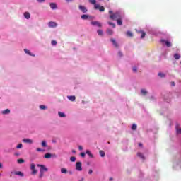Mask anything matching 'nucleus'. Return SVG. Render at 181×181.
Wrapping results in <instances>:
<instances>
[{
  "label": "nucleus",
  "instance_id": "nucleus-44",
  "mask_svg": "<svg viewBox=\"0 0 181 181\" xmlns=\"http://www.w3.org/2000/svg\"><path fill=\"white\" fill-rule=\"evenodd\" d=\"M17 149H21V148H22V144H19L17 146H16Z\"/></svg>",
  "mask_w": 181,
  "mask_h": 181
},
{
  "label": "nucleus",
  "instance_id": "nucleus-6",
  "mask_svg": "<svg viewBox=\"0 0 181 181\" xmlns=\"http://www.w3.org/2000/svg\"><path fill=\"white\" fill-rule=\"evenodd\" d=\"M76 169L78 171V172H81V170H83V168L81 167V162H77L76 163Z\"/></svg>",
  "mask_w": 181,
  "mask_h": 181
},
{
  "label": "nucleus",
  "instance_id": "nucleus-56",
  "mask_svg": "<svg viewBox=\"0 0 181 181\" xmlns=\"http://www.w3.org/2000/svg\"><path fill=\"white\" fill-rule=\"evenodd\" d=\"M72 152H73V153H76V151L75 150H73Z\"/></svg>",
  "mask_w": 181,
  "mask_h": 181
},
{
  "label": "nucleus",
  "instance_id": "nucleus-52",
  "mask_svg": "<svg viewBox=\"0 0 181 181\" xmlns=\"http://www.w3.org/2000/svg\"><path fill=\"white\" fill-rule=\"evenodd\" d=\"M68 173H69V175H73V171H69Z\"/></svg>",
  "mask_w": 181,
  "mask_h": 181
},
{
  "label": "nucleus",
  "instance_id": "nucleus-7",
  "mask_svg": "<svg viewBox=\"0 0 181 181\" xmlns=\"http://www.w3.org/2000/svg\"><path fill=\"white\" fill-rule=\"evenodd\" d=\"M78 8L80 11L83 12V13H86V12L88 11L87 8L84 6L79 5Z\"/></svg>",
  "mask_w": 181,
  "mask_h": 181
},
{
  "label": "nucleus",
  "instance_id": "nucleus-22",
  "mask_svg": "<svg viewBox=\"0 0 181 181\" xmlns=\"http://www.w3.org/2000/svg\"><path fill=\"white\" fill-rule=\"evenodd\" d=\"M67 169H66L65 168H61V173H63L64 175H66L67 173Z\"/></svg>",
  "mask_w": 181,
  "mask_h": 181
},
{
  "label": "nucleus",
  "instance_id": "nucleus-23",
  "mask_svg": "<svg viewBox=\"0 0 181 181\" xmlns=\"http://www.w3.org/2000/svg\"><path fill=\"white\" fill-rule=\"evenodd\" d=\"M139 33H141V39H144V37H145V36H146V33L144 32V31H139Z\"/></svg>",
  "mask_w": 181,
  "mask_h": 181
},
{
  "label": "nucleus",
  "instance_id": "nucleus-42",
  "mask_svg": "<svg viewBox=\"0 0 181 181\" xmlns=\"http://www.w3.org/2000/svg\"><path fill=\"white\" fill-rule=\"evenodd\" d=\"M176 131H177V134H181V128H177Z\"/></svg>",
  "mask_w": 181,
  "mask_h": 181
},
{
  "label": "nucleus",
  "instance_id": "nucleus-2",
  "mask_svg": "<svg viewBox=\"0 0 181 181\" xmlns=\"http://www.w3.org/2000/svg\"><path fill=\"white\" fill-rule=\"evenodd\" d=\"M160 42L163 45H165L167 47H172V42H170V41L162 39L160 40Z\"/></svg>",
  "mask_w": 181,
  "mask_h": 181
},
{
  "label": "nucleus",
  "instance_id": "nucleus-14",
  "mask_svg": "<svg viewBox=\"0 0 181 181\" xmlns=\"http://www.w3.org/2000/svg\"><path fill=\"white\" fill-rule=\"evenodd\" d=\"M112 43L113 44V45L115 46V47L118 48V43H117V41H115V39L112 38L111 40Z\"/></svg>",
  "mask_w": 181,
  "mask_h": 181
},
{
  "label": "nucleus",
  "instance_id": "nucleus-27",
  "mask_svg": "<svg viewBox=\"0 0 181 181\" xmlns=\"http://www.w3.org/2000/svg\"><path fill=\"white\" fill-rule=\"evenodd\" d=\"M11 112V110L9 109H6L2 112V114L6 115V114H9Z\"/></svg>",
  "mask_w": 181,
  "mask_h": 181
},
{
  "label": "nucleus",
  "instance_id": "nucleus-17",
  "mask_svg": "<svg viewBox=\"0 0 181 181\" xmlns=\"http://www.w3.org/2000/svg\"><path fill=\"white\" fill-rule=\"evenodd\" d=\"M24 16L25 18V19H30V13L25 12L24 13Z\"/></svg>",
  "mask_w": 181,
  "mask_h": 181
},
{
  "label": "nucleus",
  "instance_id": "nucleus-31",
  "mask_svg": "<svg viewBox=\"0 0 181 181\" xmlns=\"http://www.w3.org/2000/svg\"><path fill=\"white\" fill-rule=\"evenodd\" d=\"M137 128L136 124H133L132 126V131H136Z\"/></svg>",
  "mask_w": 181,
  "mask_h": 181
},
{
  "label": "nucleus",
  "instance_id": "nucleus-21",
  "mask_svg": "<svg viewBox=\"0 0 181 181\" xmlns=\"http://www.w3.org/2000/svg\"><path fill=\"white\" fill-rule=\"evenodd\" d=\"M181 56L180 54L176 53L174 54V59H175V60H179V59H180Z\"/></svg>",
  "mask_w": 181,
  "mask_h": 181
},
{
  "label": "nucleus",
  "instance_id": "nucleus-33",
  "mask_svg": "<svg viewBox=\"0 0 181 181\" xmlns=\"http://www.w3.org/2000/svg\"><path fill=\"white\" fill-rule=\"evenodd\" d=\"M42 146H43V148H46V146H47V144H46V141H42Z\"/></svg>",
  "mask_w": 181,
  "mask_h": 181
},
{
  "label": "nucleus",
  "instance_id": "nucleus-9",
  "mask_svg": "<svg viewBox=\"0 0 181 181\" xmlns=\"http://www.w3.org/2000/svg\"><path fill=\"white\" fill-rule=\"evenodd\" d=\"M90 23H91L93 26H95V25H97L98 28H101V26H102L101 24H100V23L98 22V21H92Z\"/></svg>",
  "mask_w": 181,
  "mask_h": 181
},
{
  "label": "nucleus",
  "instance_id": "nucleus-43",
  "mask_svg": "<svg viewBox=\"0 0 181 181\" xmlns=\"http://www.w3.org/2000/svg\"><path fill=\"white\" fill-rule=\"evenodd\" d=\"M133 71L134 73H136V71H138V69L136 66L133 67Z\"/></svg>",
  "mask_w": 181,
  "mask_h": 181
},
{
  "label": "nucleus",
  "instance_id": "nucleus-10",
  "mask_svg": "<svg viewBox=\"0 0 181 181\" xmlns=\"http://www.w3.org/2000/svg\"><path fill=\"white\" fill-rule=\"evenodd\" d=\"M23 142H25V144H33V141L30 139H23Z\"/></svg>",
  "mask_w": 181,
  "mask_h": 181
},
{
  "label": "nucleus",
  "instance_id": "nucleus-12",
  "mask_svg": "<svg viewBox=\"0 0 181 181\" xmlns=\"http://www.w3.org/2000/svg\"><path fill=\"white\" fill-rule=\"evenodd\" d=\"M116 21L117 22V25H119V26H121L122 25V16Z\"/></svg>",
  "mask_w": 181,
  "mask_h": 181
},
{
  "label": "nucleus",
  "instance_id": "nucleus-5",
  "mask_svg": "<svg viewBox=\"0 0 181 181\" xmlns=\"http://www.w3.org/2000/svg\"><path fill=\"white\" fill-rule=\"evenodd\" d=\"M94 8H95V9H99V11H100V12H104V11H105V8H104V6H100V5H98V4H95V5L94 6Z\"/></svg>",
  "mask_w": 181,
  "mask_h": 181
},
{
  "label": "nucleus",
  "instance_id": "nucleus-35",
  "mask_svg": "<svg viewBox=\"0 0 181 181\" xmlns=\"http://www.w3.org/2000/svg\"><path fill=\"white\" fill-rule=\"evenodd\" d=\"M25 163V160L20 158L18 160V163Z\"/></svg>",
  "mask_w": 181,
  "mask_h": 181
},
{
  "label": "nucleus",
  "instance_id": "nucleus-24",
  "mask_svg": "<svg viewBox=\"0 0 181 181\" xmlns=\"http://www.w3.org/2000/svg\"><path fill=\"white\" fill-rule=\"evenodd\" d=\"M99 153H100V156H101L102 158H104V157L105 156V152H104V151H103V150H100V151H99Z\"/></svg>",
  "mask_w": 181,
  "mask_h": 181
},
{
  "label": "nucleus",
  "instance_id": "nucleus-48",
  "mask_svg": "<svg viewBox=\"0 0 181 181\" xmlns=\"http://www.w3.org/2000/svg\"><path fill=\"white\" fill-rule=\"evenodd\" d=\"M37 2H39L40 4H42V2H45V0H37Z\"/></svg>",
  "mask_w": 181,
  "mask_h": 181
},
{
  "label": "nucleus",
  "instance_id": "nucleus-50",
  "mask_svg": "<svg viewBox=\"0 0 181 181\" xmlns=\"http://www.w3.org/2000/svg\"><path fill=\"white\" fill-rule=\"evenodd\" d=\"M78 149H79V151H83V146H78Z\"/></svg>",
  "mask_w": 181,
  "mask_h": 181
},
{
  "label": "nucleus",
  "instance_id": "nucleus-54",
  "mask_svg": "<svg viewBox=\"0 0 181 181\" xmlns=\"http://www.w3.org/2000/svg\"><path fill=\"white\" fill-rule=\"evenodd\" d=\"M139 146H142L141 143H139Z\"/></svg>",
  "mask_w": 181,
  "mask_h": 181
},
{
  "label": "nucleus",
  "instance_id": "nucleus-28",
  "mask_svg": "<svg viewBox=\"0 0 181 181\" xmlns=\"http://www.w3.org/2000/svg\"><path fill=\"white\" fill-rule=\"evenodd\" d=\"M126 34H127V36H128L129 37H132V36H134V35L131 33V31H127Z\"/></svg>",
  "mask_w": 181,
  "mask_h": 181
},
{
  "label": "nucleus",
  "instance_id": "nucleus-16",
  "mask_svg": "<svg viewBox=\"0 0 181 181\" xmlns=\"http://www.w3.org/2000/svg\"><path fill=\"white\" fill-rule=\"evenodd\" d=\"M86 153L90 156V158H94V156L90 152V150H86Z\"/></svg>",
  "mask_w": 181,
  "mask_h": 181
},
{
  "label": "nucleus",
  "instance_id": "nucleus-38",
  "mask_svg": "<svg viewBox=\"0 0 181 181\" xmlns=\"http://www.w3.org/2000/svg\"><path fill=\"white\" fill-rule=\"evenodd\" d=\"M51 44L52 45V46H56V45H57V42L56 40H52L51 42Z\"/></svg>",
  "mask_w": 181,
  "mask_h": 181
},
{
  "label": "nucleus",
  "instance_id": "nucleus-15",
  "mask_svg": "<svg viewBox=\"0 0 181 181\" xmlns=\"http://www.w3.org/2000/svg\"><path fill=\"white\" fill-rule=\"evenodd\" d=\"M14 175L23 177V173H22V171H16L14 173Z\"/></svg>",
  "mask_w": 181,
  "mask_h": 181
},
{
  "label": "nucleus",
  "instance_id": "nucleus-11",
  "mask_svg": "<svg viewBox=\"0 0 181 181\" xmlns=\"http://www.w3.org/2000/svg\"><path fill=\"white\" fill-rule=\"evenodd\" d=\"M49 6H50L51 9L54 10L57 8V4L56 3H50Z\"/></svg>",
  "mask_w": 181,
  "mask_h": 181
},
{
  "label": "nucleus",
  "instance_id": "nucleus-53",
  "mask_svg": "<svg viewBox=\"0 0 181 181\" xmlns=\"http://www.w3.org/2000/svg\"><path fill=\"white\" fill-rule=\"evenodd\" d=\"M66 2H72L73 1V0H66Z\"/></svg>",
  "mask_w": 181,
  "mask_h": 181
},
{
  "label": "nucleus",
  "instance_id": "nucleus-36",
  "mask_svg": "<svg viewBox=\"0 0 181 181\" xmlns=\"http://www.w3.org/2000/svg\"><path fill=\"white\" fill-rule=\"evenodd\" d=\"M89 2L92 4V5H97L95 0H89Z\"/></svg>",
  "mask_w": 181,
  "mask_h": 181
},
{
  "label": "nucleus",
  "instance_id": "nucleus-57",
  "mask_svg": "<svg viewBox=\"0 0 181 181\" xmlns=\"http://www.w3.org/2000/svg\"><path fill=\"white\" fill-rule=\"evenodd\" d=\"M110 181H112V177H111V178H110Z\"/></svg>",
  "mask_w": 181,
  "mask_h": 181
},
{
  "label": "nucleus",
  "instance_id": "nucleus-4",
  "mask_svg": "<svg viewBox=\"0 0 181 181\" xmlns=\"http://www.w3.org/2000/svg\"><path fill=\"white\" fill-rule=\"evenodd\" d=\"M37 166L38 168H40V172L45 173V172H47V170H48L47 168H46V166H45L44 165L38 164V165H37Z\"/></svg>",
  "mask_w": 181,
  "mask_h": 181
},
{
  "label": "nucleus",
  "instance_id": "nucleus-29",
  "mask_svg": "<svg viewBox=\"0 0 181 181\" xmlns=\"http://www.w3.org/2000/svg\"><path fill=\"white\" fill-rule=\"evenodd\" d=\"M25 53H26L27 54H29V56H35L33 54H32V53L30 52V51L28 50V49H24Z\"/></svg>",
  "mask_w": 181,
  "mask_h": 181
},
{
  "label": "nucleus",
  "instance_id": "nucleus-49",
  "mask_svg": "<svg viewBox=\"0 0 181 181\" xmlns=\"http://www.w3.org/2000/svg\"><path fill=\"white\" fill-rule=\"evenodd\" d=\"M171 86H172L173 87H175V86H176V83H175V82H172V83H171Z\"/></svg>",
  "mask_w": 181,
  "mask_h": 181
},
{
  "label": "nucleus",
  "instance_id": "nucleus-13",
  "mask_svg": "<svg viewBox=\"0 0 181 181\" xmlns=\"http://www.w3.org/2000/svg\"><path fill=\"white\" fill-rule=\"evenodd\" d=\"M137 156H139V158H140L141 159H143V160H145V156L141 152L137 153Z\"/></svg>",
  "mask_w": 181,
  "mask_h": 181
},
{
  "label": "nucleus",
  "instance_id": "nucleus-51",
  "mask_svg": "<svg viewBox=\"0 0 181 181\" xmlns=\"http://www.w3.org/2000/svg\"><path fill=\"white\" fill-rule=\"evenodd\" d=\"M88 173H89V175H91L93 173V170H91V169L89 170Z\"/></svg>",
  "mask_w": 181,
  "mask_h": 181
},
{
  "label": "nucleus",
  "instance_id": "nucleus-40",
  "mask_svg": "<svg viewBox=\"0 0 181 181\" xmlns=\"http://www.w3.org/2000/svg\"><path fill=\"white\" fill-rule=\"evenodd\" d=\"M70 160H71V162H76V158L74 156H71L70 158Z\"/></svg>",
  "mask_w": 181,
  "mask_h": 181
},
{
  "label": "nucleus",
  "instance_id": "nucleus-34",
  "mask_svg": "<svg viewBox=\"0 0 181 181\" xmlns=\"http://www.w3.org/2000/svg\"><path fill=\"white\" fill-rule=\"evenodd\" d=\"M43 176H45V173L40 171V175H39L40 179H42Z\"/></svg>",
  "mask_w": 181,
  "mask_h": 181
},
{
  "label": "nucleus",
  "instance_id": "nucleus-45",
  "mask_svg": "<svg viewBox=\"0 0 181 181\" xmlns=\"http://www.w3.org/2000/svg\"><path fill=\"white\" fill-rule=\"evenodd\" d=\"M118 56H119V57H122V52L121 51H119Z\"/></svg>",
  "mask_w": 181,
  "mask_h": 181
},
{
  "label": "nucleus",
  "instance_id": "nucleus-37",
  "mask_svg": "<svg viewBox=\"0 0 181 181\" xmlns=\"http://www.w3.org/2000/svg\"><path fill=\"white\" fill-rule=\"evenodd\" d=\"M108 25H110V26H112V28H115V24L112 22H108L107 23Z\"/></svg>",
  "mask_w": 181,
  "mask_h": 181
},
{
  "label": "nucleus",
  "instance_id": "nucleus-41",
  "mask_svg": "<svg viewBox=\"0 0 181 181\" xmlns=\"http://www.w3.org/2000/svg\"><path fill=\"white\" fill-rule=\"evenodd\" d=\"M46 108H47V107L45 105H40V110H46Z\"/></svg>",
  "mask_w": 181,
  "mask_h": 181
},
{
  "label": "nucleus",
  "instance_id": "nucleus-25",
  "mask_svg": "<svg viewBox=\"0 0 181 181\" xmlns=\"http://www.w3.org/2000/svg\"><path fill=\"white\" fill-rule=\"evenodd\" d=\"M44 158H45V159H50V158H52V154L51 153H46L45 155Z\"/></svg>",
  "mask_w": 181,
  "mask_h": 181
},
{
  "label": "nucleus",
  "instance_id": "nucleus-20",
  "mask_svg": "<svg viewBox=\"0 0 181 181\" xmlns=\"http://www.w3.org/2000/svg\"><path fill=\"white\" fill-rule=\"evenodd\" d=\"M107 35H109L111 36V35H113L114 31H113L112 30L108 28V29L107 30Z\"/></svg>",
  "mask_w": 181,
  "mask_h": 181
},
{
  "label": "nucleus",
  "instance_id": "nucleus-46",
  "mask_svg": "<svg viewBox=\"0 0 181 181\" xmlns=\"http://www.w3.org/2000/svg\"><path fill=\"white\" fill-rule=\"evenodd\" d=\"M36 151H37V152H42V151H43L42 149L39 148H37L36 149Z\"/></svg>",
  "mask_w": 181,
  "mask_h": 181
},
{
  "label": "nucleus",
  "instance_id": "nucleus-18",
  "mask_svg": "<svg viewBox=\"0 0 181 181\" xmlns=\"http://www.w3.org/2000/svg\"><path fill=\"white\" fill-rule=\"evenodd\" d=\"M58 115H59V117H61V118H66V114H64V113H63V112H58Z\"/></svg>",
  "mask_w": 181,
  "mask_h": 181
},
{
  "label": "nucleus",
  "instance_id": "nucleus-32",
  "mask_svg": "<svg viewBox=\"0 0 181 181\" xmlns=\"http://www.w3.org/2000/svg\"><path fill=\"white\" fill-rule=\"evenodd\" d=\"M97 32L99 36H103V30H98Z\"/></svg>",
  "mask_w": 181,
  "mask_h": 181
},
{
  "label": "nucleus",
  "instance_id": "nucleus-3",
  "mask_svg": "<svg viewBox=\"0 0 181 181\" xmlns=\"http://www.w3.org/2000/svg\"><path fill=\"white\" fill-rule=\"evenodd\" d=\"M30 169L32 170V175H36L37 173V170H36V165L34 163L30 164Z\"/></svg>",
  "mask_w": 181,
  "mask_h": 181
},
{
  "label": "nucleus",
  "instance_id": "nucleus-26",
  "mask_svg": "<svg viewBox=\"0 0 181 181\" xmlns=\"http://www.w3.org/2000/svg\"><path fill=\"white\" fill-rule=\"evenodd\" d=\"M68 100H70V101H76V96H68Z\"/></svg>",
  "mask_w": 181,
  "mask_h": 181
},
{
  "label": "nucleus",
  "instance_id": "nucleus-55",
  "mask_svg": "<svg viewBox=\"0 0 181 181\" xmlns=\"http://www.w3.org/2000/svg\"><path fill=\"white\" fill-rule=\"evenodd\" d=\"M2 168V163H0V169Z\"/></svg>",
  "mask_w": 181,
  "mask_h": 181
},
{
  "label": "nucleus",
  "instance_id": "nucleus-8",
  "mask_svg": "<svg viewBox=\"0 0 181 181\" xmlns=\"http://www.w3.org/2000/svg\"><path fill=\"white\" fill-rule=\"evenodd\" d=\"M49 28H56L57 26V23L54 21H50L48 23Z\"/></svg>",
  "mask_w": 181,
  "mask_h": 181
},
{
  "label": "nucleus",
  "instance_id": "nucleus-1",
  "mask_svg": "<svg viewBox=\"0 0 181 181\" xmlns=\"http://www.w3.org/2000/svg\"><path fill=\"white\" fill-rule=\"evenodd\" d=\"M110 19L112 21H117L122 16L119 11L114 13L112 10L109 11Z\"/></svg>",
  "mask_w": 181,
  "mask_h": 181
},
{
  "label": "nucleus",
  "instance_id": "nucleus-47",
  "mask_svg": "<svg viewBox=\"0 0 181 181\" xmlns=\"http://www.w3.org/2000/svg\"><path fill=\"white\" fill-rule=\"evenodd\" d=\"M81 156L84 158V156H86V153H81Z\"/></svg>",
  "mask_w": 181,
  "mask_h": 181
},
{
  "label": "nucleus",
  "instance_id": "nucleus-30",
  "mask_svg": "<svg viewBox=\"0 0 181 181\" xmlns=\"http://www.w3.org/2000/svg\"><path fill=\"white\" fill-rule=\"evenodd\" d=\"M141 92L143 95H146V94H148V91H146L145 89H141Z\"/></svg>",
  "mask_w": 181,
  "mask_h": 181
},
{
  "label": "nucleus",
  "instance_id": "nucleus-19",
  "mask_svg": "<svg viewBox=\"0 0 181 181\" xmlns=\"http://www.w3.org/2000/svg\"><path fill=\"white\" fill-rule=\"evenodd\" d=\"M88 18H89V16L87 14H83L81 16V19H83L84 21L88 19Z\"/></svg>",
  "mask_w": 181,
  "mask_h": 181
},
{
  "label": "nucleus",
  "instance_id": "nucleus-39",
  "mask_svg": "<svg viewBox=\"0 0 181 181\" xmlns=\"http://www.w3.org/2000/svg\"><path fill=\"white\" fill-rule=\"evenodd\" d=\"M158 76H159V77H161V78H163V77H165V74H163V73H158Z\"/></svg>",
  "mask_w": 181,
  "mask_h": 181
}]
</instances>
